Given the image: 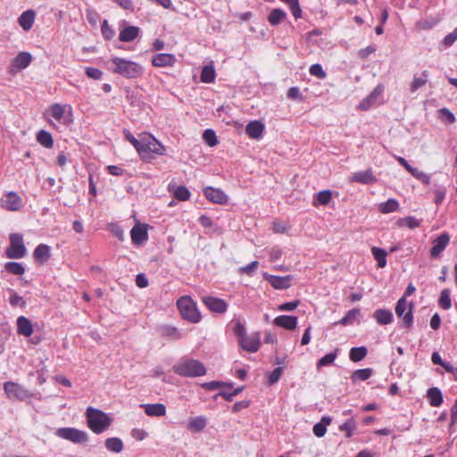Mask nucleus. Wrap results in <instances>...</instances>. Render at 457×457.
Instances as JSON below:
<instances>
[{
  "mask_svg": "<svg viewBox=\"0 0 457 457\" xmlns=\"http://www.w3.org/2000/svg\"><path fill=\"white\" fill-rule=\"evenodd\" d=\"M166 149L153 135L148 133L141 134V144L137 150L140 158L150 162L156 156L164 155Z\"/></svg>",
  "mask_w": 457,
  "mask_h": 457,
  "instance_id": "f257e3e1",
  "label": "nucleus"
},
{
  "mask_svg": "<svg viewBox=\"0 0 457 457\" xmlns=\"http://www.w3.org/2000/svg\"><path fill=\"white\" fill-rule=\"evenodd\" d=\"M233 332L238 338V343L242 349L248 353L258 352L261 346V335L259 332L247 335L246 328L240 320L236 321Z\"/></svg>",
  "mask_w": 457,
  "mask_h": 457,
  "instance_id": "f03ea898",
  "label": "nucleus"
},
{
  "mask_svg": "<svg viewBox=\"0 0 457 457\" xmlns=\"http://www.w3.org/2000/svg\"><path fill=\"white\" fill-rule=\"evenodd\" d=\"M174 372L185 378L202 377L206 374V368L203 362L190 358L180 359L173 367Z\"/></svg>",
  "mask_w": 457,
  "mask_h": 457,
  "instance_id": "7ed1b4c3",
  "label": "nucleus"
},
{
  "mask_svg": "<svg viewBox=\"0 0 457 457\" xmlns=\"http://www.w3.org/2000/svg\"><path fill=\"white\" fill-rule=\"evenodd\" d=\"M86 415L89 428L96 434L106 430L111 424V419L104 412L93 407L87 409Z\"/></svg>",
  "mask_w": 457,
  "mask_h": 457,
  "instance_id": "20e7f679",
  "label": "nucleus"
},
{
  "mask_svg": "<svg viewBox=\"0 0 457 457\" xmlns=\"http://www.w3.org/2000/svg\"><path fill=\"white\" fill-rule=\"evenodd\" d=\"M177 306L184 320L192 323H198L201 320L202 316L197 309L196 303L190 296H181L177 301Z\"/></svg>",
  "mask_w": 457,
  "mask_h": 457,
  "instance_id": "39448f33",
  "label": "nucleus"
},
{
  "mask_svg": "<svg viewBox=\"0 0 457 457\" xmlns=\"http://www.w3.org/2000/svg\"><path fill=\"white\" fill-rule=\"evenodd\" d=\"M116 73L134 79L143 73V67L133 61L116 57Z\"/></svg>",
  "mask_w": 457,
  "mask_h": 457,
  "instance_id": "423d86ee",
  "label": "nucleus"
},
{
  "mask_svg": "<svg viewBox=\"0 0 457 457\" xmlns=\"http://www.w3.org/2000/svg\"><path fill=\"white\" fill-rule=\"evenodd\" d=\"M413 302H407L405 297H401L395 306V314L403 319V325L411 328L413 326Z\"/></svg>",
  "mask_w": 457,
  "mask_h": 457,
  "instance_id": "0eeeda50",
  "label": "nucleus"
},
{
  "mask_svg": "<svg viewBox=\"0 0 457 457\" xmlns=\"http://www.w3.org/2000/svg\"><path fill=\"white\" fill-rule=\"evenodd\" d=\"M26 247L24 245L21 234L12 233L10 235V245L6 249V255L11 259H20L26 254Z\"/></svg>",
  "mask_w": 457,
  "mask_h": 457,
  "instance_id": "6e6552de",
  "label": "nucleus"
},
{
  "mask_svg": "<svg viewBox=\"0 0 457 457\" xmlns=\"http://www.w3.org/2000/svg\"><path fill=\"white\" fill-rule=\"evenodd\" d=\"M4 390L7 397L12 401H24L31 395L28 389L12 381L5 382L4 384Z\"/></svg>",
  "mask_w": 457,
  "mask_h": 457,
  "instance_id": "1a4fd4ad",
  "label": "nucleus"
},
{
  "mask_svg": "<svg viewBox=\"0 0 457 457\" xmlns=\"http://www.w3.org/2000/svg\"><path fill=\"white\" fill-rule=\"evenodd\" d=\"M59 437L69 440L72 443L81 444L87 441V435L85 431L73 428H61L56 431Z\"/></svg>",
  "mask_w": 457,
  "mask_h": 457,
  "instance_id": "9d476101",
  "label": "nucleus"
},
{
  "mask_svg": "<svg viewBox=\"0 0 457 457\" xmlns=\"http://www.w3.org/2000/svg\"><path fill=\"white\" fill-rule=\"evenodd\" d=\"M450 243V235L447 232L441 233L432 241V247L429 251L432 259L439 258Z\"/></svg>",
  "mask_w": 457,
  "mask_h": 457,
  "instance_id": "9b49d317",
  "label": "nucleus"
},
{
  "mask_svg": "<svg viewBox=\"0 0 457 457\" xmlns=\"http://www.w3.org/2000/svg\"><path fill=\"white\" fill-rule=\"evenodd\" d=\"M119 40L121 42H131L140 34V29L137 26L128 25L125 20L119 22Z\"/></svg>",
  "mask_w": 457,
  "mask_h": 457,
  "instance_id": "f8f14e48",
  "label": "nucleus"
},
{
  "mask_svg": "<svg viewBox=\"0 0 457 457\" xmlns=\"http://www.w3.org/2000/svg\"><path fill=\"white\" fill-rule=\"evenodd\" d=\"M384 86L378 84L376 87L359 104L358 108L362 111H367L371 107L379 104L378 98L382 96L384 92Z\"/></svg>",
  "mask_w": 457,
  "mask_h": 457,
  "instance_id": "ddd939ff",
  "label": "nucleus"
},
{
  "mask_svg": "<svg viewBox=\"0 0 457 457\" xmlns=\"http://www.w3.org/2000/svg\"><path fill=\"white\" fill-rule=\"evenodd\" d=\"M22 205V199L20 195H18L17 193L11 191L8 192L4 197H3L0 200V206L3 209L8 210V211H18L21 209Z\"/></svg>",
  "mask_w": 457,
  "mask_h": 457,
  "instance_id": "4468645a",
  "label": "nucleus"
},
{
  "mask_svg": "<svg viewBox=\"0 0 457 457\" xmlns=\"http://www.w3.org/2000/svg\"><path fill=\"white\" fill-rule=\"evenodd\" d=\"M157 334L168 340H179L185 337L186 333L171 325H160L156 328Z\"/></svg>",
  "mask_w": 457,
  "mask_h": 457,
  "instance_id": "2eb2a0df",
  "label": "nucleus"
},
{
  "mask_svg": "<svg viewBox=\"0 0 457 457\" xmlns=\"http://www.w3.org/2000/svg\"><path fill=\"white\" fill-rule=\"evenodd\" d=\"M204 196L211 202L224 204L228 201V196L220 188L206 187L204 188Z\"/></svg>",
  "mask_w": 457,
  "mask_h": 457,
  "instance_id": "dca6fc26",
  "label": "nucleus"
},
{
  "mask_svg": "<svg viewBox=\"0 0 457 457\" xmlns=\"http://www.w3.org/2000/svg\"><path fill=\"white\" fill-rule=\"evenodd\" d=\"M263 277L275 289L282 290L291 287L292 277L289 275L276 276L264 273Z\"/></svg>",
  "mask_w": 457,
  "mask_h": 457,
  "instance_id": "f3484780",
  "label": "nucleus"
},
{
  "mask_svg": "<svg viewBox=\"0 0 457 457\" xmlns=\"http://www.w3.org/2000/svg\"><path fill=\"white\" fill-rule=\"evenodd\" d=\"M132 243L141 245L148 239V231L145 224H137L130 230Z\"/></svg>",
  "mask_w": 457,
  "mask_h": 457,
  "instance_id": "a211bd4d",
  "label": "nucleus"
},
{
  "mask_svg": "<svg viewBox=\"0 0 457 457\" xmlns=\"http://www.w3.org/2000/svg\"><path fill=\"white\" fill-rule=\"evenodd\" d=\"M203 302L206 307L213 312L224 313L227 312L228 303L223 299L213 296H206L203 299Z\"/></svg>",
  "mask_w": 457,
  "mask_h": 457,
  "instance_id": "6ab92c4d",
  "label": "nucleus"
},
{
  "mask_svg": "<svg viewBox=\"0 0 457 457\" xmlns=\"http://www.w3.org/2000/svg\"><path fill=\"white\" fill-rule=\"evenodd\" d=\"M31 61L32 55L29 53L21 52L12 60L10 71L15 72L16 71L26 69L30 64Z\"/></svg>",
  "mask_w": 457,
  "mask_h": 457,
  "instance_id": "aec40b11",
  "label": "nucleus"
},
{
  "mask_svg": "<svg viewBox=\"0 0 457 457\" xmlns=\"http://www.w3.org/2000/svg\"><path fill=\"white\" fill-rule=\"evenodd\" d=\"M265 130L264 124L257 120L250 121L245 127V134L253 139H260L262 137Z\"/></svg>",
  "mask_w": 457,
  "mask_h": 457,
  "instance_id": "412c9836",
  "label": "nucleus"
},
{
  "mask_svg": "<svg viewBox=\"0 0 457 457\" xmlns=\"http://www.w3.org/2000/svg\"><path fill=\"white\" fill-rule=\"evenodd\" d=\"M176 62V57L172 54L161 53L152 59V64L155 67H170Z\"/></svg>",
  "mask_w": 457,
  "mask_h": 457,
  "instance_id": "4be33fe9",
  "label": "nucleus"
},
{
  "mask_svg": "<svg viewBox=\"0 0 457 457\" xmlns=\"http://www.w3.org/2000/svg\"><path fill=\"white\" fill-rule=\"evenodd\" d=\"M140 407L150 417H162L166 414V406L163 403H144Z\"/></svg>",
  "mask_w": 457,
  "mask_h": 457,
  "instance_id": "5701e85b",
  "label": "nucleus"
},
{
  "mask_svg": "<svg viewBox=\"0 0 457 457\" xmlns=\"http://www.w3.org/2000/svg\"><path fill=\"white\" fill-rule=\"evenodd\" d=\"M298 319L296 316L279 315L274 319V324L287 330H293L296 328Z\"/></svg>",
  "mask_w": 457,
  "mask_h": 457,
  "instance_id": "b1692460",
  "label": "nucleus"
},
{
  "mask_svg": "<svg viewBox=\"0 0 457 457\" xmlns=\"http://www.w3.org/2000/svg\"><path fill=\"white\" fill-rule=\"evenodd\" d=\"M351 181L359 182L365 185H370L377 181V178L374 176L372 170L368 169L366 170L355 172L351 177Z\"/></svg>",
  "mask_w": 457,
  "mask_h": 457,
  "instance_id": "393cba45",
  "label": "nucleus"
},
{
  "mask_svg": "<svg viewBox=\"0 0 457 457\" xmlns=\"http://www.w3.org/2000/svg\"><path fill=\"white\" fill-rule=\"evenodd\" d=\"M50 252H51L50 246H48L47 245H45V244L38 245L33 253L35 262L39 264L46 263L51 256Z\"/></svg>",
  "mask_w": 457,
  "mask_h": 457,
  "instance_id": "a878e982",
  "label": "nucleus"
},
{
  "mask_svg": "<svg viewBox=\"0 0 457 457\" xmlns=\"http://www.w3.org/2000/svg\"><path fill=\"white\" fill-rule=\"evenodd\" d=\"M207 426V419L203 416H195L188 419L187 429L193 433L203 431Z\"/></svg>",
  "mask_w": 457,
  "mask_h": 457,
  "instance_id": "bb28decb",
  "label": "nucleus"
},
{
  "mask_svg": "<svg viewBox=\"0 0 457 457\" xmlns=\"http://www.w3.org/2000/svg\"><path fill=\"white\" fill-rule=\"evenodd\" d=\"M426 396L432 407H439L444 402L441 390L436 386L428 388Z\"/></svg>",
  "mask_w": 457,
  "mask_h": 457,
  "instance_id": "cd10ccee",
  "label": "nucleus"
},
{
  "mask_svg": "<svg viewBox=\"0 0 457 457\" xmlns=\"http://www.w3.org/2000/svg\"><path fill=\"white\" fill-rule=\"evenodd\" d=\"M35 17L36 13L33 10H27L18 18L19 25L23 29V30L29 31L33 26Z\"/></svg>",
  "mask_w": 457,
  "mask_h": 457,
  "instance_id": "c85d7f7f",
  "label": "nucleus"
},
{
  "mask_svg": "<svg viewBox=\"0 0 457 457\" xmlns=\"http://www.w3.org/2000/svg\"><path fill=\"white\" fill-rule=\"evenodd\" d=\"M373 317L379 325H387L393 321V312L387 309H378L373 313Z\"/></svg>",
  "mask_w": 457,
  "mask_h": 457,
  "instance_id": "c756f323",
  "label": "nucleus"
},
{
  "mask_svg": "<svg viewBox=\"0 0 457 457\" xmlns=\"http://www.w3.org/2000/svg\"><path fill=\"white\" fill-rule=\"evenodd\" d=\"M18 333L25 337H29L33 333V327L31 321L24 316H20L17 319Z\"/></svg>",
  "mask_w": 457,
  "mask_h": 457,
  "instance_id": "7c9ffc66",
  "label": "nucleus"
},
{
  "mask_svg": "<svg viewBox=\"0 0 457 457\" xmlns=\"http://www.w3.org/2000/svg\"><path fill=\"white\" fill-rule=\"evenodd\" d=\"M332 421V419L329 416H324L321 418L320 421L316 423L313 428L312 431L313 434L317 437H322L326 432H327V426L329 425Z\"/></svg>",
  "mask_w": 457,
  "mask_h": 457,
  "instance_id": "2f4dec72",
  "label": "nucleus"
},
{
  "mask_svg": "<svg viewBox=\"0 0 457 457\" xmlns=\"http://www.w3.org/2000/svg\"><path fill=\"white\" fill-rule=\"evenodd\" d=\"M421 224V220L416 219L414 216H407L404 218H399L395 221V225L399 228H409L411 229L419 228Z\"/></svg>",
  "mask_w": 457,
  "mask_h": 457,
  "instance_id": "473e14b6",
  "label": "nucleus"
},
{
  "mask_svg": "<svg viewBox=\"0 0 457 457\" xmlns=\"http://www.w3.org/2000/svg\"><path fill=\"white\" fill-rule=\"evenodd\" d=\"M287 17V13L285 11L279 8L273 9L269 16H268V21L272 26H278Z\"/></svg>",
  "mask_w": 457,
  "mask_h": 457,
  "instance_id": "72a5a7b5",
  "label": "nucleus"
},
{
  "mask_svg": "<svg viewBox=\"0 0 457 457\" xmlns=\"http://www.w3.org/2000/svg\"><path fill=\"white\" fill-rule=\"evenodd\" d=\"M429 73L428 71H423L420 77L414 75L411 83L410 84V90L411 93L416 92L419 88L423 87L427 81Z\"/></svg>",
  "mask_w": 457,
  "mask_h": 457,
  "instance_id": "f704fd0d",
  "label": "nucleus"
},
{
  "mask_svg": "<svg viewBox=\"0 0 457 457\" xmlns=\"http://www.w3.org/2000/svg\"><path fill=\"white\" fill-rule=\"evenodd\" d=\"M399 208V203L395 198H390L386 202L379 204L378 211L381 213L386 214L397 211Z\"/></svg>",
  "mask_w": 457,
  "mask_h": 457,
  "instance_id": "c9c22d12",
  "label": "nucleus"
},
{
  "mask_svg": "<svg viewBox=\"0 0 457 457\" xmlns=\"http://www.w3.org/2000/svg\"><path fill=\"white\" fill-rule=\"evenodd\" d=\"M368 353V350L365 346L353 347L349 353V358L353 362H358L363 360Z\"/></svg>",
  "mask_w": 457,
  "mask_h": 457,
  "instance_id": "e433bc0d",
  "label": "nucleus"
},
{
  "mask_svg": "<svg viewBox=\"0 0 457 457\" xmlns=\"http://www.w3.org/2000/svg\"><path fill=\"white\" fill-rule=\"evenodd\" d=\"M438 305L443 310H449L452 307L451 290L445 288L441 291L438 299Z\"/></svg>",
  "mask_w": 457,
  "mask_h": 457,
  "instance_id": "4c0bfd02",
  "label": "nucleus"
},
{
  "mask_svg": "<svg viewBox=\"0 0 457 457\" xmlns=\"http://www.w3.org/2000/svg\"><path fill=\"white\" fill-rule=\"evenodd\" d=\"M360 314V310L357 308L352 309L338 321H336L333 323L334 326L337 325H343L347 326L349 324H352L353 320L356 319V317Z\"/></svg>",
  "mask_w": 457,
  "mask_h": 457,
  "instance_id": "58836bf2",
  "label": "nucleus"
},
{
  "mask_svg": "<svg viewBox=\"0 0 457 457\" xmlns=\"http://www.w3.org/2000/svg\"><path fill=\"white\" fill-rule=\"evenodd\" d=\"M216 77L215 69L212 65H205L201 71V81L204 83H212Z\"/></svg>",
  "mask_w": 457,
  "mask_h": 457,
  "instance_id": "ea45409f",
  "label": "nucleus"
},
{
  "mask_svg": "<svg viewBox=\"0 0 457 457\" xmlns=\"http://www.w3.org/2000/svg\"><path fill=\"white\" fill-rule=\"evenodd\" d=\"M371 253L373 254V257L378 262V266L379 268H384L386 265V252L379 247L373 246L371 248Z\"/></svg>",
  "mask_w": 457,
  "mask_h": 457,
  "instance_id": "a19ab883",
  "label": "nucleus"
},
{
  "mask_svg": "<svg viewBox=\"0 0 457 457\" xmlns=\"http://www.w3.org/2000/svg\"><path fill=\"white\" fill-rule=\"evenodd\" d=\"M37 140L40 145L46 148H52L54 141L51 134L44 129H41L37 135Z\"/></svg>",
  "mask_w": 457,
  "mask_h": 457,
  "instance_id": "79ce46f5",
  "label": "nucleus"
},
{
  "mask_svg": "<svg viewBox=\"0 0 457 457\" xmlns=\"http://www.w3.org/2000/svg\"><path fill=\"white\" fill-rule=\"evenodd\" d=\"M356 422L351 418L346 420L343 424L339 426V430L345 433V436L350 438L353 436L354 430L356 429Z\"/></svg>",
  "mask_w": 457,
  "mask_h": 457,
  "instance_id": "37998d69",
  "label": "nucleus"
},
{
  "mask_svg": "<svg viewBox=\"0 0 457 457\" xmlns=\"http://www.w3.org/2000/svg\"><path fill=\"white\" fill-rule=\"evenodd\" d=\"M372 373H373V370L370 368L356 370L352 374V379L353 382L365 381L371 377Z\"/></svg>",
  "mask_w": 457,
  "mask_h": 457,
  "instance_id": "c03bdc74",
  "label": "nucleus"
},
{
  "mask_svg": "<svg viewBox=\"0 0 457 457\" xmlns=\"http://www.w3.org/2000/svg\"><path fill=\"white\" fill-rule=\"evenodd\" d=\"M332 198V192L328 189L322 190L314 195L313 200L321 205L328 204Z\"/></svg>",
  "mask_w": 457,
  "mask_h": 457,
  "instance_id": "a18cd8bd",
  "label": "nucleus"
},
{
  "mask_svg": "<svg viewBox=\"0 0 457 457\" xmlns=\"http://www.w3.org/2000/svg\"><path fill=\"white\" fill-rule=\"evenodd\" d=\"M221 386H226V387H228V388H232L233 387V384L232 383H228V382H223V381H217V380H213V381H210V382H204V383H202L201 384V387L206 389V390H209V391H213V390H216Z\"/></svg>",
  "mask_w": 457,
  "mask_h": 457,
  "instance_id": "49530a36",
  "label": "nucleus"
},
{
  "mask_svg": "<svg viewBox=\"0 0 457 457\" xmlns=\"http://www.w3.org/2000/svg\"><path fill=\"white\" fill-rule=\"evenodd\" d=\"M203 138L204 142L211 147L217 145L219 143L216 133L212 129H207L204 131Z\"/></svg>",
  "mask_w": 457,
  "mask_h": 457,
  "instance_id": "de8ad7c7",
  "label": "nucleus"
},
{
  "mask_svg": "<svg viewBox=\"0 0 457 457\" xmlns=\"http://www.w3.org/2000/svg\"><path fill=\"white\" fill-rule=\"evenodd\" d=\"M337 357V349L332 353H328L321 357L317 362V368L326 367L335 361Z\"/></svg>",
  "mask_w": 457,
  "mask_h": 457,
  "instance_id": "09e8293b",
  "label": "nucleus"
},
{
  "mask_svg": "<svg viewBox=\"0 0 457 457\" xmlns=\"http://www.w3.org/2000/svg\"><path fill=\"white\" fill-rule=\"evenodd\" d=\"M5 270L7 272L13 275H22L25 272V269L21 263L16 262H9L5 264Z\"/></svg>",
  "mask_w": 457,
  "mask_h": 457,
  "instance_id": "8fccbe9b",
  "label": "nucleus"
},
{
  "mask_svg": "<svg viewBox=\"0 0 457 457\" xmlns=\"http://www.w3.org/2000/svg\"><path fill=\"white\" fill-rule=\"evenodd\" d=\"M440 120L446 124H453L455 122V116L447 108L444 107L438 111Z\"/></svg>",
  "mask_w": 457,
  "mask_h": 457,
  "instance_id": "3c124183",
  "label": "nucleus"
},
{
  "mask_svg": "<svg viewBox=\"0 0 457 457\" xmlns=\"http://www.w3.org/2000/svg\"><path fill=\"white\" fill-rule=\"evenodd\" d=\"M309 73L312 76L316 77L320 79H324L327 77V73L325 72L321 64L320 63H314L311 65L309 69Z\"/></svg>",
  "mask_w": 457,
  "mask_h": 457,
  "instance_id": "603ef678",
  "label": "nucleus"
},
{
  "mask_svg": "<svg viewBox=\"0 0 457 457\" xmlns=\"http://www.w3.org/2000/svg\"><path fill=\"white\" fill-rule=\"evenodd\" d=\"M411 176L420 180L421 183L425 185H429L431 183V176L428 173H425L417 168L411 170Z\"/></svg>",
  "mask_w": 457,
  "mask_h": 457,
  "instance_id": "864d4df0",
  "label": "nucleus"
},
{
  "mask_svg": "<svg viewBox=\"0 0 457 457\" xmlns=\"http://www.w3.org/2000/svg\"><path fill=\"white\" fill-rule=\"evenodd\" d=\"M190 195V191L185 186H179L174 191V196L179 201L188 200Z\"/></svg>",
  "mask_w": 457,
  "mask_h": 457,
  "instance_id": "5fc2aeb1",
  "label": "nucleus"
},
{
  "mask_svg": "<svg viewBox=\"0 0 457 457\" xmlns=\"http://www.w3.org/2000/svg\"><path fill=\"white\" fill-rule=\"evenodd\" d=\"M51 115L55 120H61L64 114V107L59 104H54L50 106Z\"/></svg>",
  "mask_w": 457,
  "mask_h": 457,
  "instance_id": "6e6d98bb",
  "label": "nucleus"
},
{
  "mask_svg": "<svg viewBox=\"0 0 457 457\" xmlns=\"http://www.w3.org/2000/svg\"><path fill=\"white\" fill-rule=\"evenodd\" d=\"M124 136L126 140H128L137 151L141 144V134L137 138L129 130L124 129Z\"/></svg>",
  "mask_w": 457,
  "mask_h": 457,
  "instance_id": "4d7b16f0",
  "label": "nucleus"
},
{
  "mask_svg": "<svg viewBox=\"0 0 457 457\" xmlns=\"http://www.w3.org/2000/svg\"><path fill=\"white\" fill-rule=\"evenodd\" d=\"M282 372H283V368L282 367H277L275 368L269 375L268 377V381H269V384L270 385H273L275 383H277L281 375H282Z\"/></svg>",
  "mask_w": 457,
  "mask_h": 457,
  "instance_id": "13d9d810",
  "label": "nucleus"
},
{
  "mask_svg": "<svg viewBox=\"0 0 457 457\" xmlns=\"http://www.w3.org/2000/svg\"><path fill=\"white\" fill-rule=\"evenodd\" d=\"M299 304H300V301L295 300L292 302H287V303L279 304L278 309L280 312H292V311L295 310Z\"/></svg>",
  "mask_w": 457,
  "mask_h": 457,
  "instance_id": "bf43d9fd",
  "label": "nucleus"
},
{
  "mask_svg": "<svg viewBox=\"0 0 457 457\" xmlns=\"http://www.w3.org/2000/svg\"><path fill=\"white\" fill-rule=\"evenodd\" d=\"M259 262L257 261H253L245 266H242L239 268L240 273H245L250 275L253 271H254L258 268Z\"/></svg>",
  "mask_w": 457,
  "mask_h": 457,
  "instance_id": "052dcab7",
  "label": "nucleus"
},
{
  "mask_svg": "<svg viewBox=\"0 0 457 457\" xmlns=\"http://www.w3.org/2000/svg\"><path fill=\"white\" fill-rule=\"evenodd\" d=\"M86 74L87 75V77L91 79H100L103 75V72L97 68L87 67Z\"/></svg>",
  "mask_w": 457,
  "mask_h": 457,
  "instance_id": "680f3d73",
  "label": "nucleus"
},
{
  "mask_svg": "<svg viewBox=\"0 0 457 457\" xmlns=\"http://www.w3.org/2000/svg\"><path fill=\"white\" fill-rule=\"evenodd\" d=\"M287 97L292 100H300L302 98L301 91L298 87H292L288 89Z\"/></svg>",
  "mask_w": 457,
  "mask_h": 457,
  "instance_id": "e2e57ef3",
  "label": "nucleus"
},
{
  "mask_svg": "<svg viewBox=\"0 0 457 457\" xmlns=\"http://www.w3.org/2000/svg\"><path fill=\"white\" fill-rule=\"evenodd\" d=\"M11 305L17 306L21 305V307L26 306V302L23 300V298L20 295H18L16 293H13L9 300Z\"/></svg>",
  "mask_w": 457,
  "mask_h": 457,
  "instance_id": "0e129e2a",
  "label": "nucleus"
},
{
  "mask_svg": "<svg viewBox=\"0 0 457 457\" xmlns=\"http://www.w3.org/2000/svg\"><path fill=\"white\" fill-rule=\"evenodd\" d=\"M289 9H290V12L292 13V15L294 16V18L295 20H298L302 17V9H301V6L299 4V1L289 5L288 6Z\"/></svg>",
  "mask_w": 457,
  "mask_h": 457,
  "instance_id": "69168bd1",
  "label": "nucleus"
},
{
  "mask_svg": "<svg viewBox=\"0 0 457 457\" xmlns=\"http://www.w3.org/2000/svg\"><path fill=\"white\" fill-rule=\"evenodd\" d=\"M456 40L457 35L455 34L454 31H453L444 37L443 44L445 47H450L454 44Z\"/></svg>",
  "mask_w": 457,
  "mask_h": 457,
  "instance_id": "338daca9",
  "label": "nucleus"
},
{
  "mask_svg": "<svg viewBox=\"0 0 457 457\" xmlns=\"http://www.w3.org/2000/svg\"><path fill=\"white\" fill-rule=\"evenodd\" d=\"M136 285L140 288H145L148 286V278L144 273H139L136 276Z\"/></svg>",
  "mask_w": 457,
  "mask_h": 457,
  "instance_id": "774afa93",
  "label": "nucleus"
}]
</instances>
